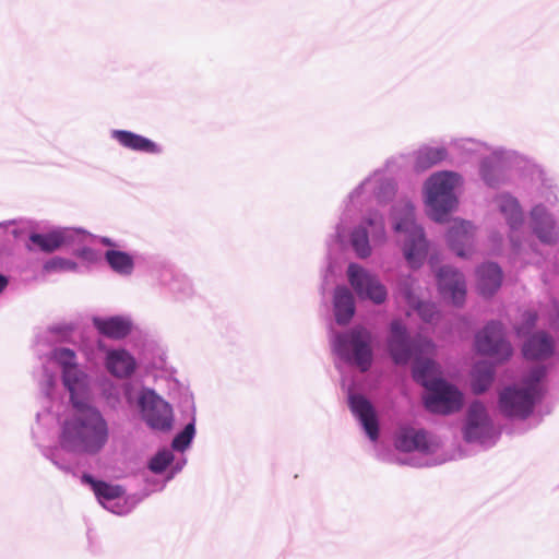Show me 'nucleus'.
Segmentation results:
<instances>
[{"mask_svg": "<svg viewBox=\"0 0 559 559\" xmlns=\"http://www.w3.org/2000/svg\"><path fill=\"white\" fill-rule=\"evenodd\" d=\"M386 348L396 366L412 362V379L425 391L439 379H444L436 359L424 355L435 349L433 342L420 334L413 336L401 319H393L389 324Z\"/></svg>", "mask_w": 559, "mask_h": 559, "instance_id": "1", "label": "nucleus"}, {"mask_svg": "<svg viewBox=\"0 0 559 559\" xmlns=\"http://www.w3.org/2000/svg\"><path fill=\"white\" fill-rule=\"evenodd\" d=\"M533 180L524 194L534 203L530 207L528 229L543 246L555 247L559 243V185L555 176L545 168H531Z\"/></svg>", "mask_w": 559, "mask_h": 559, "instance_id": "2", "label": "nucleus"}, {"mask_svg": "<svg viewBox=\"0 0 559 559\" xmlns=\"http://www.w3.org/2000/svg\"><path fill=\"white\" fill-rule=\"evenodd\" d=\"M109 440V425L102 411L91 401L71 406V414L61 426L63 449L96 455Z\"/></svg>", "mask_w": 559, "mask_h": 559, "instance_id": "3", "label": "nucleus"}, {"mask_svg": "<svg viewBox=\"0 0 559 559\" xmlns=\"http://www.w3.org/2000/svg\"><path fill=\"white\" fill-rule=\"evenodd\" d=\"M490 154L480 158L478 176L489 189H499L510 181L509 173H519L518 188L524 193L533 185L528 173L531 168H543L540 165L526 158L518 151L503 146H490Z\"/></svg>", "mask_w": 559, "mask_h": 559, "instance_id": "4", "label": "nucleus"}, {"mask_svg": "<svg viewBox=\"0 0 559 559\" xmlns=\"http://www.w3.org/2000/svg\"><path fill=\"white\" fill-rule=\"evenodd\" d=\"M37 223V250L52 253L60 249L67 250L87 263H96L99 252L92 248L96 243V235L81 227L49 226L38 231Z\"/></svg>", "mask_w": 559, "mask_h": 559, "instance_id": "5", "label": "nucleus"}, {"mask_svg": "<svg viewBox=\"0 0 559 559\" xmlns=\"http://www.w3.org/2000/svg\"><path fill=\"white\" fill-rule=\"evenodd\" d=\"M392 163H394L393 158L388 159L384 167L373 170L348 193L343 201L344 215H348L354 210H368L371 202L385 206L395 199L397 182L394 177L386 175V169Z\"/></svg>", "mask_w": 559, "mask_h": 559, "instance_id": "6", "label": "nucleus"}, {"mask_svg": "<svg viewBox=\"0 0 559 559\" xmlns=\"http://www.w3.org/2000/svg\"><path fill=\"white\" fill-rule=\"evenodd\" d=\"M374 337L372 332L361 324H356L345 331L336 332L331 329V348L342 361L368 371L373 362Z\"/></svg>", "mask_w": 559, "mask_h": 559, "instance_id": "7", "label": "nucleus"}, {"mask_svg": "<svg viewBox=\"0 0 559 559\" xmlns=\"http://www.w3.org/2000/svg\"><path fill=\"white\" fill-rule=\"evenodd\" d=\"M457 174L440 171L432 175L425 186V205L427 215L436 223H444L456 207L455 194Z\"/></svg>", "mask_w": 559, "mask_h": 559, "instance_id": "8", "label": "nucleus"}, {"mask_svg": "<svg viewBox=\"0 0 559 559\" xmlns=\"http://www.w3.org/2000/svg\"><path fill=\"white\" fill-rule=\"evenodd\" d=\"M473 346L477 355L498 364H507L514 353L506 325L498 319L488 320L474 334Z\"/></svg>", "mask_w": 559, "mask_h": 559, "instance_id": "9", "label": "nucleus"}, {"mask_svg": "<svg viewBox=\"0 0 559 559\" xmlns=\"http://www.w3.org/2000/svg\"><path fill=\"white\" fill-rule=\"evenodd\" d=\"M500 435L485 404L479 400L471 402L462 426L464 441L492 447L499 440Z\"/></svg>", "mask_w": 559, "mask_h": 559, "instance_id": "10", "label": "nucleus"}, {"mask_svg": "<svg viewBox=\"0 0 559 559\" xmlns=\"http://www.w3.org/2000/svg\"><path fill=\"white\" fill-rule=\"evenodd\" d=\"M141 419L155 431L168 432L174 427V408L154 389L142 386L135 400Z\"/></svg>", "mask_w": 559, "mask_h": 559, "instance_id": "11", "label": "nucleus"}, {"mask_svg": "<svg viewBox=\"0 0 559 559\" xmlns=\"http://www.w3.org/2000/svg\"><path fill=\"white\" fill-rule=\"evenodd\" d=\"M81 481L92 488L103 508L118 515L130 513L144 499V496L139 495H129L123 498L124 489L122 486L96 479L90 473H83Z\"/></svg>", "mask_w": 559, "mask_h": 559, "instance_id": "12", "label": "nucleus"}, {"mask_svg": "<svg viewBox=\"0 0 559 559\" xmlns=\"http://www.w3.org/2000/svg\"><path fill=\"white\" fill-rule=\"evenodd\" d=\"M370 239L374 243H383L386 240L384 215L378 210L368 211L349 234L350 248L359 259L371 255Z\"/></svg>", "mask_w": 559, "mask_h": 559, "instance_id": "13", "label": "nucleus"}, {"mask_svg": "<svg viewBox=\"0 0 559 559\" xmlns=\"http://www.w3.org/2000/svg\"><path fill=\"white\" fill-rule=\"evenodd\" d=\"M423 394L425 409L436 415H452L460 412L464 405L463 392L449 380L439 379Z\"/></svg>", "mask_w": 559, "mask_h": 559, "instance_id": "14", "label": "nucleus"}, {"mask_svg": "<svg viewBox=\"0 0 559 559\" xmlns=\"http://www.w3.org/2000/svg\"><path fill=\"white\" fill-rule=\"evenodd\" d=\"M495 204L508 228V241L514 254L522 251V238L520 231L526 221L524 209L520 200L509 191H502L495 197Z\"/></svg>", "mask_w": 559, "mask_h": 559, "instance_id": "15", "label": "nucleus"}, {"mask_svg": "<svg viewBox=\"0 0 559 559\" xmlns=\"http://www.w3.org/2000/svg\"><path fill=\"white\" fill-rule=\"evenodd\" d=\"M347 280L360 300L383 305L388 300L389 292L379 276L358 263L350 262L347 266Z\"/></svg>", "mask_w": 559, "mask_h": 559, "instance_id": "16", "label": "nucleus"}, {"mask_svg": "<svg viewBox=\"0 0 559 559\" xmlns=\"http://www.w3.org/2000/svg\"><path fill=\"white\" fill-rule=\"evenodd\" d=\"M539 402L522 385L510 384L500 391L498 407L506 418L526 419Z\"/></svg>", "mask_w": 559, "mask_h": 559, "instance_id": "17", "label": "nucleus"}, {"mask_svg": "<svg viewBox=\"0 0 559 559\" xmlns=\"http://www.w3.org/2000/svg\"><path fill=\"white\" fill-rule=\"evenodd\" d=\"M436 286L443 300L456 308L466 301L467 285L464 274L455 266L443 264L436 271Z\"/></svg>", "mask_w": 559, "mask_h": 559, "instance_id": "18", "label": "nucleus"}, {"mask_svg": "<svg viewBox=\"0 0 559 559\" xmlns=\"http://www.w3.org/2000/svg\"><path fill=\"white\" fill-rule=\"evenodd\" d=\"M347 404L366 437L371 442H377L380 439L381 425L373 403L365 394L349 390Z\"/></svg>", "mask_w": 559, "mask_h": 559, "instance_id": "19", "label": "nucleus"}, {"mask_svg": "<svg viewBox=\"0 0 559 559\" xmlns=\"http://www.w3.org/2000/svg\"><path fill=\"white\" fill-rule=\"evenodd\" d=\"M475 229L472 222L455 218L445 234L448 248L460 258H469L475 250Z\"/></svg>", "mask_w": 559, "mask_h": 559, "instance_id": "20", "label": "nucleus"}, {"mask_svg": "<svg viewBox=\"0 0 559 559\" xmlns=\"http://www.w3.org/2000/svg\"><path fill=\"white\" fill-rule=\"evenodd\" d=\"M157 282L160 288L175 300L183 301L194 294L191 280L180 270L165 265L158 271Z\"/></svg>", "mask_w": 559, "mask_h": 559, "instance_id": "21", "label": "nucleus"}, {"mask_svg": "<svg viewBox=\"0 0 559 559\" xmlns=\"http://www.w3.org/2000/svg\"><path fill=\"white\" fill-rule=\"evenodd\" d=\"M187 464V457L176 460L174 451L168 448H160L148 460L147 468L155 475L165 474L163 483L153 490H164L166 484L180 473Z\"/></svg>", "mask_w": 559, "mask_h": 559, "instance_id": "22", "label": "nucleus"}, {"mask_svg": "<svg viewBox=\"0 0 559 559\" xmlns=\"http://www.w3.org/2000/svg\"><path fill=\"white\" fill-rule=\"evenodd\" d=\"M401 250L408 269L412 271L421 269L430 251V241L426 236L425 229L405 236Z\"/></svg>", "mask_w": 559, "mask_h": 559, "instance_id": "23", "label": "nucleus"}, {"mask_svg": "<svg viewBox=\"0 0 559 559\" xmlns=\"http://www.w3.org/2000/svg\"><path fill=\"white\" fill-rule=\"evenodd\" d=\"M97 242L104 247H108L104 253V260L114 273L120 276L132 275L135 267L132 253L120 250V246L114 239L106 236H96V243Z\"/></svg>", "mask_w": 559, "mask_h": 559, "instance_id": "24", "label": "nucleus"}, {"mask_svg": "<svg viewBox=\"0 0 559 559\" xmlns=\"http://www.w3.org/2000/svg\"><path fill=\"white\" fill-rule=\"evenodd\" d=\"M476 289L485 299L493 297L503 283V270L495 261H484L475 269Z\"/></svg>", "mask_w": 559, "mask_h": 559, "instance_id": "25", "label": "nucleus"}, {"mask_svg": "<svg viewBox=\"0 0 559 559\" xmlns=\"http://www.w3.org/2000/svg\"><path fill=\"white\" fill-rule=\"evenodd\" d=\"M394 447L400 452H430V442L425 429L401 424L394 432Z\"/></svg>", "mask_w": 559, "mask_h": 559, "instance_id": "26", "label": "nucleus"}, {"mask_svg": "<svg viewBox=\"0 0 559 559\" xmlns=\"http://www.w3.org/2000/svg\"><path fill=\"white\" fill-rule=\"evenodd\" d=\"M0 240L4 245L24 243L32 250L35 245V225L24 218L0 222Z\"/></svg>", "mask_w": 559, "mask_h": 559, "instance_id": "27", "label": "nucleus"}, {"mask_svg": "<svg viewBox=\"0 0 559 559\" xmlns=\"http://www.w3.org/2000/svg\"><path fill=\"white\" fill-rule=\"evenodd\" d=\"M61 381L64 389L69 392V403L71 406L76 405V403L90 402V378L79 366L69 370H62Z\"/></svg>", "mask_w": 559, "mask_h": 559, "instance_id": "28", "label": "nucleus"}, {"mask_svg": "<svg viewBox=\"0 0 559 559\" xmlns=\"http://www.w3.org/2000/svg\"><path fill=\"white\" fill-rule=\"evenodd\" d=\"M501 365L489 359H479L472 365L469 388L473 394L483 395L490 390L496 380L497 367Z\"/></svg>", "mask_w": 559, "mask_h": 559, "instance_id": "29", "label": "nucleus"}, {"mask_svg": "<svg viewBox=\"0 0 559 559\" xmlns=\"http://www.w3.org/2000/svg\"><path fill=\"white\" fill-rule=\"evenodd\" d=\"M390 218L392 230L395 234L408 236L425 229L423 225L417 223L415 205L409 200L393 205L390 211Z\"/></svg>", "mask_w": 559, "mask_h": 559, "instance_id": "30", "label": "nucleus"}, {"mask_svg": "<svg viewBox=\"0 0 559 559\" xmlns=\"http://www.w3.org/2000/svg\"><path fill=\"white\" fill-rule=\"evenodd\" d=\"M110 138L122 147L139 153L160 155L164 151L155 141L129 130L114 129L110 131Z\"/></svg>", "mask_w": 559, "mask_h": 559, "instance_id": "31", "label": "nucleus"}, {"mask_svg": "<svg viewBox=\"0 0 559 559\" xmlns=\"http://www.w3.org/2000/svg\"><path fill=\"white\" fill-rule=\"evenodd\" d=\"M332 306L335 323L340 326L348 325L356 314V300L353 292L345 285H336Z\"/></svg>", "mask_w": 559, "mask_h": 559, "instance_id": "32", "label": "nucleus"}, {"mask_svg": "<svg viewBox=\"0 0 559 559\" xmlns=\"http://www.w3.org/2000/svg\"><path fill=\"white\" fill-rule=\"evenodd\" d=\"M555 354V342L546 331H537L526 337L522 345V355L527 360H545Z\"/></svg>", "mask_w": 559, "mask_h": 559, "instance_id": "33", "label": "nucleus"}, {"mask_svg": "<svg viewBox=\"0 0 559 559\" xmlns=\"http://www.w3.org/2000/svg\"><path fill=\"white\" fill-rule=\"evenodd\" d=\"M93 325L99 334L109 338L121 340L131 333L133 323L128 317L111 316L94 317Z\"/></svg>", "mask_w": 559, "mask_h": 559, "instance_id": "34", "label": "nucleus"}, {"mask_svg": "<svg viewBox=\"0 0 559 559\" xmlns=\"http://www.w3.org/2000/svg\"><path fill=\"white\" fill-rule=\"evenodd\" d=\"M105 365L114 377L120 379L131 377L136 370L135 358L124 348L109 350L106 354Z\"/></svg>", "mask_w": 559, "mask_h": 559, "instance_id": "35", "label": "nucleus"}, {"mask_svg": "<svg viewBox=\"0 0 559 559\" xmlns=\"http://www.w3.org/2000/svg\"><path fill=\"white\" fill-rule=\"evenodd\" d=\"M447 157L448 150L445 147L424 145L415 153L414 169L416 171H426L447 159Z\"/></svg>", "mask_w": 559, "mask_h": 559, "instance_id": "36", "label": "nucleus"}, {"mask_svg": "<svg viewBox=\"0 0 559 559\" xmlns=\"http://www.w3.org/2000/svg\"><path fill=\"white\" fill-rule=\"evenodd\" d=\"M403 294L408 305L425 323H432L438 319L439 311L433 302L419 299L409 286L403 289Z\"/></svg>", "mask_w": 559, "mask_h": 559, "instance_id": "37", "label": "nucleus"}, {"mask_svg": "<svg viewBox=\"0 0 559 559\" xmlns=\"http://www.w3.org/2000/svg\"><path fill=\"white\" fill-rule=\"evenodd\" d=\"M547 377V368L545 366H537L530 370L523 378L522 386L533 394L537 400L542 401L546 394L542 382Z\"/></svg>", "mask_w": 559, "mask_h": 559, "instance_id": "38", "label": "nucleus"}, {"mask_svg": "<svg viewBox=\"0 0 559 559\" xmlns=\"http://www.w3.org/2000/svg\"><path fill=\"white\" fill-rule=\"evenodd\" d=\"M452 147L463 159H468L480 153L481 150H490V145L472 138L453 139Z\"/></svg>", "mask_w": 559, "mask_h": 559, "instance_id": "39", "label": "nucleus"}, {"mask_svg": "<svg viewBox=\"0 0 559 559\" xmlns=\"http://www.w3.org/2000/svg\"><path fill=\"white\" fill-rule=\"evenodd\" d=\"M79 264L64 257L55 255L44 262L41 266V276H48L57 273H79Z\"/></svg>", "mask_w": 559, "mask_h": 559, "instance_id": "40", "label": "nucleus"}, {"mask_svg": "<svg viewBox=\"0 0 559 559\" xmlns=\"http://www.w3.org/2000/svg\"><path fill=\"white\" fill-rule=\"evenodd\" d=\"M197 435V427L192 423L183 424V427L176 432L171 442L170 450L183 453L189 450Z\"/></svg>", "mask_w": 559, "mask_h": 559, "instance_id": "41", "label": "nucleus"}, {"mask_svg": "<svg viewBox=\"0 0 559 559\" xmlns=\"http://www.w3.org/2000/svg\"><path fill=\"white\" fill-rule=\"evenodd\" d=\"M177 409L180 415V420L183 424L192 423L197 425V407L193 394L189 390L180 392L177 401Z\"/></svg>", "mask_w": 559, "mask_h": 559, "instance_id": "42", "label": "nucleus"}, {"mask_svg": "<svg viewBox=\"0 0 559 559\" xmlns=\"http://www.w3.org/2000/svg\"><path fill=\"white\" fill-rule=\"evenodd\" d=\"M334 245H337L340 247H343L345 245V226L343 225L342 222L336 224L335 231L333 234H331L329 236V238L326 239V246H328L329 252H331L332 247ZM333 273H334V266L331 261V254L328 253V263H326V266L324 270L323 281L326 282L328 277L330 275H332Z\"/></svg>", "mask_w": 559, "mask_h": 559, "instance_id": "43", "label": "nucleus"}, {"mask_svg": "<svg viewBox=\"0 0 559 559\" xmlns=\"http://www.w3.org/2000/svg\"><path fill=\"white\" fill-rule=\"evenodd\" d=\"M539 316L536 310L526 309L521 313L520 321L515 324L514 331L519 337H528L534 334Z\"/></svg>", "mask_w": 559, "mask_h": 559, "instance_id": "44", "label": "nucleus"}, {"mask_svg": "<svg viewBox=\"0 0 559 559\" xmlns=\"http://www.w3.org/2000/svg\"><path fill=\"white\" fill-rule=\"evenodd\" d=\"M51 357L61 367V371L79 366L75 352L68 347L55 348L51 352Z\"/></svg>", "mask_w": 559, "mask_h": 559, "instance_id": "45", "label": "nucleus"}, {"mask_svg": "<svg viewBox=\"0 0 559 559\" xmlns=\"http://www.w3.org/2000/svg\"><path fill=\"white\" fill-rule=\"evenodd\" d=\"M78 329L75 322H58L48 326V332L57 337L59 342H70L74 331Z\"/></svg>", "mask_w": 559, "mask_h": 559, "instance_id": "46", "label": "nucleus"}, {"mask_svg": "<svg viewBox=\"0 0 559 559\" xmlns=\"http://www.w3.org/2000/svg\"><path fill=\"white\" fill-rule=\"evenodd\" d=\"M102 395L114 408L121 402L120 392L114 384L105 386L102 391Z\"/></svg>", "mask_w": 559, "mask_h": 559, "instance_id": "47", "label": "nucleus"}, {"mask_svg": "<svg viewBox=\"0 0 559 559\" xmlns=\"http://www.w3.org/2000/svg\"><path fill=\"white\" fill-rule=\"evenodd\" d=\"M88 549L93 555H99L102 552L100 542L97 540L91 531L87 532Z\"/></svg>", "mask_w": 559, "mask_h": 559, "instance_id": "48", "label": "nucleus"}, {"mask_svg": "<svg viewBox=\"0 0 559 559\" xmlns=\"http://www.w3.org/2000/svg\"><path fill=\"white\" fill-rule=\"evenodd\" d=\"M163 480H158L156 478H146V489L144 492H139V496H144V498L148 497L151 492H156L157 490H153L162 484Z\"/></svg>", "mask_w": 559, "mask_h": 559, "instance_id": "49", "label": "nucleus"}, {"mask_svg": "<svg viewBox=\"0 0 559 559\" xmlns=\"http://www.w3.org/2000/svg\"><path fill=\"white\" fill-rule=\"evenodd\" d=\"M551 271L556 274H559V249L556 251L554 261L551 262Z\"/></svg>", "mask_w": 559, "mask_h": 559, "instance_id": "50", "label": "nucleus"}, {"mask_svg": "<svg viewBox=\"0 0 559 559\" xmlns=\"http://www.w3.org/2000/svg\"><path fill=\"white\" fill-rule=\"evenodd\" d=\"M9 285V278L0 273V294L5 290Z\"/></svg>", "mask_w": 559, "mask_h": 559, "instance_id": "51", "label": "nucleus"}, {"mask_svg": "<svg viewBox=\"0 0 559 559\" xmlns=\"http://www.w3.org/2000/svg\"><path fill=\"white\" fill-rule=\"evenodd\" d=\"M124 396H126L127 402L129 404H131L132 403V395H131V388L130 386L126 388Z\"/></svg>", "mask_w": 559, "mask_h": 559, "instance_id": "52", "label": "nucleus"}, {"mask_svg": "<svg viewBox=\"0 0 559 559\" xmlns=\"http://www.w3.org/2000/svg\"><path fill=\"white\" fill-rule=\"evenodd\" d=\"M543 281H544L545 283L547 282V274H546V273L543 275Z\"/></svg>", "mask_w": 559, "mask_h": 559, "instance_id": "53", "label": "nucleus"}]
</instances>
